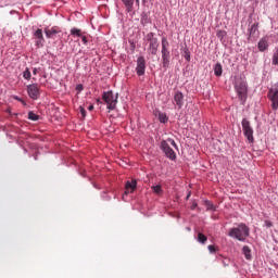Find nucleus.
<instances>
[{"label":"nucleus","instance_id":"38","mask_svg":"<svg viewBox=\"0 0 278 278\" xmlns=\"http://www.w3.org/2000/svg\"><path fill=\"white\" fill-rule=\"evenodd\" d=\"M17 101H21V99H18V98H15Z\"/></svg>","mask_w":278,"mask_h":278},{"label":"nucleus","instance_id":"10","mask_svg":"<svg viewBox=\"0 0 278 278\" xmlns=\"http://www.w3.org/2000/svg\"><path fill=\"white\" fill-rule=\"evenodd\" d=\"M268 99L271 101V109L278 110V89H270L268 92Z\"/></svg>","mask_w":278,"mask_h":278},{"label":"nucleus","instance_id":"31","mask_svg":"<svg viewBox=\"0 0 278 278\" xmlns=\"http://www.w3.org/2000/svg\"><path fill=\"white\" fill-rule=\"evenodd\" d=\"M197 207H199V204L197 203V201H192L191 210H197Z\"/></svg>","mask_w":278,"mask_h":278},{"label":"nucleus","instance_id":"15","mask_svg":"<svg viewBox=\"0 0 278 278\" xmlns=\"http://www.w3.org/2000/svg\"><path fill=\"white\" fill-rule=\"evenodd\" d=\"M137 186H138V181L136 179H132L131 181H127L125 186L126 188L125 194H129V192L130 193L134 192Z\"/></svg>","mask_w":278,"mask_h":278},{"label":"nucleus","instance_id":"11","mask_svg":"<svg viewBox=\"0 0 278 278\" xmlns=\"http://www.w3.org/2000/svg\"><path fill=\"white\" fill-rule=\"evenodd\" d=\"M27 92L28 96L30 97V99H38V97H40V89L38 88V85L34 84V85H28L27 86Z\"/></svg>","mask_w":278,"mask_h":278},{"label":"nucleus","instance_id":"25","mask_svg":"<svg viewBox=\"0 0 278 278\" xmlns=\"http://www.w3.org/2000/svg\"><path fill=\"white\" fill-rule=\"evenodd\" d=\"M24 79H31V72L29 71V67H26V70L23 72Z\"/></svg>","mask_w":278,"mask_h":278},{"label":"nucleus","instance_id":"37","mask_svg":"<svg viewBox=\"0 0 278 278\" xmlns=\"http://www.w3.org/2000/svg\"><path fill=\"white\" fill-rule=\"evenodd\" d=\"M186 199H187V200H188V199H190V193H188V195H187V198H186Z\"/></svg>","mask_w":278,"mask_h":278},{"label":"nucleus","instance_id":"19","mask_svg":"<svg viewBox=\"0 0 278 278\" xmlns=\"http://www.w3.org/2000/svg\"><path fill=\"white\" fill-rule=\"evenodd\" d=\"M271 64L278 66V46L275 48V51L271 56Z\"/></svg>","mask_w":278,"mask_h":278},{"label":"nucleus","instance_id":"13","mask_svg":"<svg viewBox=\"0 0 278 278\" xmlns=\"http://www.w3.org/2000/svg\"><path fill=\"white\" fill-rule=\"evenodd\" d=\"M126 8V12H134V0H122ZM136 5L140 8V0H135Z\"/></svg>","mask_w":278,"mask_h":278},{"label":"nucleus","instance_id":"36","mask_svg":"<svg viewBox=\"0 0 278 278\" xmlns=\"http://www.w3.org/2000/svg\"><path fill=\"white\" fill-rule=\"evenodd\" d=\"M33 74H34V75H38V70H37V68H34V70H33Z\"/></svg>","mask_w":278,"mask_h":278},{"label":"nucleus","instance_id":"1","mask_svg":"<svg viewBox=\"0 0 278 278\" xmlns=\"http://www.w3.org/2000/svg\"><path fill=\"white\" fill-rule=\"evenodd\" d=\"M250 229L247 224H239L238 227L231 228L228 232L230 238L239 240V242H244L249 238Z\"/></svg>","mask_w":278,"mask_h":278},{"label":"nucleus","instance_id":"21","mask_svg":"<svg viewBox=\"0 0 278 278\" xmlns=\"http://www.w3.org/2000/svg\"><path fill=\"white\" fill-rule=\"evenodd\" d=\"M204 205L206 206V210L208 212H215L216 211V207L214 206V204L211 202V201H205L204 202Z\"/></svg>","mask_w":278,"mask_h":278},{"label":"nucleus","instance_id":"22","mask_svg":"<svg viewBox=\"0 0 278 278\" xmlns=\"http://www.w3.org/2000/svg\"><path fill=\"white\" fill-rule=\"evenodd\" d=\"M28 119L29 121H39L40 119V116L34 112H28Z\"/></svg>","mask_w":278,"mask_h":278},{"label":"nucleus","instance_id":"27","mask_svg":"<svg viewBox=\"0 0 278 278\" xmlns=\"http://www.w3.org/2000/svg\"><path fill=\"white\" fill-rule=\"evenodd\" d=\"M225 36H227V31H225V30L217 31V38H220V40H223V38H225Z\"/></svg>","mask_w":278,"mask_h":278},{"label":"nucleus","instance_id":"30","mask_svg":"<svg viewBox=\"0 0 278 278\" xmlns=\"http://www.w3.org/2000/svg\"><path fill=\"white\" fill-rule=\"evenodd\" d=\"M79 110H80L81 117L85 118V116H86V109L80 106Z\"/></svg>","mask_w":278,"mask_h":278},{"label":"nucleus","instance_id":"4","mask_svg":"<svg viewBox=\"0 0 278 278\" xmlns=\"http://www.w3.org/2000/svg\"><path fill=\"white\" fill-rule=\"evenodd\" d=\"M102 99L106 103L108 110H116V103H118V93L114 96V92L110 90L103 93Z\"/></svg>","mask_w":278,"mask_h":278},{"label":"nucleus","instance_id":"2","mask_svg":"<svg viewBox=\"0 0 278 278\" xmlns=\"http://www.w3.org/2000/svg\"><path fill=\"white\" fill-rule=\"evenodd\" d=\"M177 149V143L175 142L174 139L168 138L167 140H163L161 141V150L163 151V153H165L166 157H168V160H172V162H175V160H177V153H175V150Z\"/></svg>","mask_w":278,"mask_h":278},{"label":"nucleus","instance_id":"16","mask_svg":"<svg viewBox=\"0 0 278 278\" xmlns=\"http://www.w3.org/2000/svg\"><path fill=\"white\" fill-rule=\"evenodd\" d=\"M268 49V39L263 38L258 41V50L266 51Z\"/></svg>","mask_w":278,"mask_h":278},{"label":"nucleus","instance_id":"32","mask_svg":"<svg viewBox=\"0 0 278 278\" xmlns=\"http://www.w3.org/2000/svg\"><path fill=\"white\" fill-rule=\"evenodd\" d=\"M76 90H77V92H81V90H84V85H81V84L77 85Z\"/></svg>","mask_w":278,"mask_h":278},{"label":"nucleus","instance_id":"9","mask_svg":"<svg viewBox=\"0 0 278 278\" xmlns=\"http://www.w3.org/2000/svg\"><path fill=\"white\" fill-rule=\"evenodd\" d=\"M34 38L36 39L35 45L40 49V47H45V35H42V29L37 28L34 34Z\"/></svg>","mask_w":278,"mask_h":278},{"label":"nucleus","instance_id":"5","mask_svg":"<svg viewBox=\"0 0 278 278\" xmlns=\"http://www.w3.org/2000/svg\"><path fill=\"white\" fill-rule=\"evenodd\" d=\"M243 134L249 142H254L253 138V127H251V122L249 119L243 118L241 122Z\"/></svg>","mask_w":278,"mask_h":278},{"label":"nucleus","instance_id":"17","mask_svg":"<svg viewBox=\"0 0 278 278\" xmlns=\"http://www.w3.org/2000/svg\"><path fill=\"white\" fill-rule=\"evenodd\" d=\"M242 253H243L245 260H249V261L252 260L251 248H249V245H244V247L242 248Z\"/></svg>","mask_w":278,"mask_h":278},{"label":"nucleus","instance_id":"33","mask_svg":"<svg viewBox=\"0 0 278 278\" xmlns=\"http://www.w3.org/2000/svg\"><path fill=\"white\" fill-rule=\"evenodd\" d=\"M80 38H81L84 45H88V38L86 36H81Z\"/></svg>","mask_w":278,"mask_h":278},{"label":"nucleus","instance_id":"35","mask_svg":"<svg viewBox=\"0 0 278 278\" xmlns=\"http://www.w3.org/2000/svg\"><path fill=\"white\" fill-rule=\"evenodd\" d=\"M88 110H89V112H92V110H94V105L90 104V105L88 106Z\"/></svg>","mask_w":278,"mask_h":278},{"label":"nucleus","instance_id":"29","mask_svg":"<svg viewBox=\"0 0 278 278\" xmlns=\"http://www.w3.org/2000/svg\"><path fill=\"white\" fill-rule=\"evenodd\" d=\"M207 249H208L210 253H216V247L208 245Z\"/></svg>","mask_w":278,"mask_h":278},{"label":"nucleus","instance_id":"12","mask_svg":"<svg viewBox=\"0 0 278 278\" xmlns=\"http://www.w3.org/2000/svg\"><path fill=\"white\" fill-rule=\"evenodd\" d=\"M46 38H53L56 34H62L60 26H53L51 28H45Z\"/></svg>","mask_w":278,"mask_h":278},{"label":"nucleus","instance_id":"8","mask_svg":"<svg viewBox=\"0 0 278 278\" xmlns=\"http://www.w3.org/2000/svg\"><path fill=\"white\" fill-rule=\"evenodd\" d=\"M144 71H147V60H144V56H139L137 59L136 73L139 77H142V75H144Z\"/></svg>","mask_w":278,"mask_h":278},{"label":"nucleus","instance_id":"18","mask_svg":"<svg viewBox=\"0 0 278 278\" xmlns=\"http://www.w3.org/2000/svg\"><path fill=\"white\" fill-rule=\"evenodd\" d=\"M214 74L216 75V77H220V75H223V65L220 63L215 64Z\"/></svg>","mask_w":278,"mask_h":278},{"label":"nucleus","instance_id":"34","mask_svg":"<svg viewBox=\"0 0 278 278\" xmlns=\"http://www.w3.org/2000/svg\"><path fill=\"white\" fill-rule=\"evenodd\" d=\"M265 225H266V227H273V223H270L269 220H266Z\"/></svg>","mask_w":278,"mask_h":278},{"label":"nucleus","instance_id":"24","mask_svg":"<svg viewBox=\"0 0 278 278\" xmlns=\"http://www.w3.org/2000/svg\"><path fill=\"white\" fill-rule=\"evenodd\" d=\"M160 123H168V116L165 113H159Z\"/></svg>","mask_w":278,"mask_h":278},{"label":"nucleus","instance_id":"26","mask_svg":"<svg viewBox=\"0 0 278 278\" xmlns=\"http://www.w3.org/2000/svg\"><path fill=\"white\" fill-rule=\"evenodd\" d=\"M152 190L155 194H159V195L162 194V186L160 185L153 186Z\"/></svg>","mask_w":278,"mask_h":278},{"label":"nucleus","instance_id":"7","mask_svg":"<svg viewBox=\"0 0 278 278\" xmlns=\"http://www.w3.org/2000/svg\"><path fill=\"white\" fill-rule=\"evenodd\" d=\"M147 38L150 42L149 45V51L152 55H156L157 54V49L160 47V42H157V38L153 37V33H149L147 35Z\"/></svg>","mask_w":278,"mask_h":278},{"label":"nucleus","instance_id":"14","mask_svg":"<svg viewBox=\"0 0 278 278\" xmlns=\"http://www.w3.org/2000/svg\"><path fill=\"white\" fill-rule=\"evenodd\" d=\"M174 101L178 110H181L184 108V93L181 91L176 92L174 96Z\"/></svg>","mask_w":278,"mask_h":278},{"label":"nucleus","instance_id":"3","mask_svg":"<svg viewBox=\"0 0 278 278\" xmlns=\"http://www.w3.org/2000/svg\"><path fill=\"white\" fill-rule=\"evenodd\" d=\"M168 49H170V43L168 42V39H166V37H163L161 50L163 68H168V66L170 65V51Z\"/></svg>","mask_w":278,"mask_h":278},{"label":"nucleus","instance_id":"28","mask_svg":"<svg viewBox=\"0 0 278 278\" xmlns=\"http://www.w3.org/2000/svg\"><path fill=\"white\" fill-rule=\"evenodd\" d=\"M185 60H187V62H190V51L185 50Z\"/></svg>","mask_w":278,"mask_h":278},{"label":"nucleus","instance_id":"20","mask_svg":"<svg viewBox=\"0 0 278 278\" xmlns=\"http://www.w3.org/2000/svg\"><path fill=\"white\" fill-rule=\"evenodd\" d=\"M198 242H200V244H205L207 242V237L203 235V232H199Z\"/></svg>","mask_w":278,"mask_h":278},{"label":"nucleus","instance_id":"23","mask_svg":"<svg viewBox=\"0 0 278 278\" xmlns=\"http://www.w3.org/2000/svg\"><path fill=\"white\" fill-rule=\"evenodd\" d=\"M71 35L72 36H77L78 38H81V29H78V28H72L71 29Z\"/></svg>","mask_w":278,"mask_h":278},{"label":"nucleus","instance_id":"6","mask_svg":"<svg viewBox=\"0 0 278 278\" xmlns=\"http://www.w3.org/2000/svg\"><path fill=\"white\" fill-rule=\"evenodd\" d=\"M237 90V94L243 103L247 101V83L244 81H237L235 85Z\"/></svg>","mask_w":278,"mask_h":278}]
</instances>
